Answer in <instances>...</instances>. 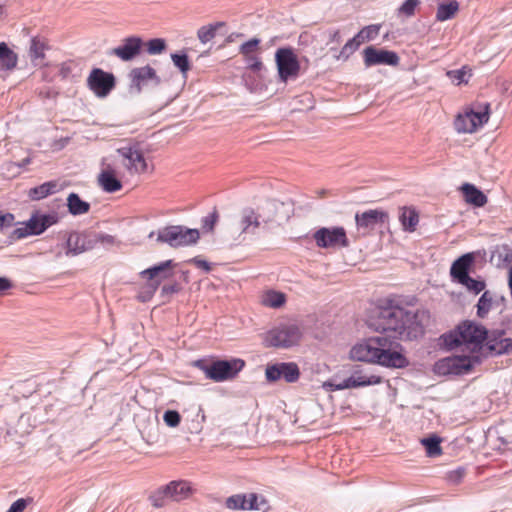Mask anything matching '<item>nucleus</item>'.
Listing matches in <instances>:
<instances>
[{
	"instance_id": "nucleus-8",
	"label": "nucleus",
	"mask_w": 512,
	"mask_h": 512,
	"mask_svg": "<svg viewBox=\"0 0 512 512\" xmlns=\"http://www.w3.org/2000/svg\"><path fill=\"white\" fill-rule=\"evenodd\" d=\"M479 362L476 355H455L438 360L434 370L439 375H464Z\"/></svg>"
},
{
	"instance_id": "nucleus-58",
	"label": "nucleus",
	"mask_w": 512,
	"mask_h": 512,
	"mask_svg": "<svg viewBox=\"0 0 512 512\" xmlns=\"http://www.w3.org/2000/svg\"><path fill=\"white\" fill-rule=\"evenodd\" d=\"M190 262L194 263L198 268H201L206 272H209L211 270V265L206 260L195 257L191 259Z\"/></svg>"
},
{
	"instance_id": "nucleus-53",
	"label": "nucleus",
	"mask_w": 512,
	"mask_h": 512,
	"mask_svg": "<svg viewBox=\"0 0 512 512\" xmlns=\"http://www.w3.org/2000/svg\"><path fill=\"white\" fill-rule=\"evenodd\" d=\"M30 498H20L11 504L9 509L6 512H23L27 507L28 503L31 502Z\"/></svg>"
},
{
	"instance_id": "nucleus-45",
	"label": "nucleus",
	"mask_w": 512,
	"mask_h": 512,
	"mask_svg": "<svg viewBox=\"0 0 512 512\" xmlns=\"http://www.w3.org/2000/svg\"><path fill=\"white\" fill-rule=\"evenodd\" d=\"M419 0H405L403 4L398 8V15L405 17H411L415 14L416 8L419 6Z\"/></svg>"
},
{
	"instance_id": "nucleus-48",
	"label": "nucleus",
	"mask_w": 512,
	"mask_h": 512,
	"mask_svg": "<svg viewBox=\"0 0 512 512\" xmlns=\"http://www.w3.org/2000/svg\"><path fill=\"white\" fill-rule=\"evenodd\" d=\"M165 424L169 427H177L180 424L181 416L176 410H167L163 415Z\"/></svg>"
},
{
	"instance_id": "nucleus-62",
	"label": "nucleus",
	"mask_w": 512,
	"mask_h": 512,
	"mask_svg": "<svg viewBox=\"0 0 512 512\" xmlns=\"http://www.w3.org/2000/svg\"><path fill=\"white\" fill-rule=\"evenodd\" d=\"M329 42H331V43L335 42L337 44H339L341 42V36H340L339 30H335V31L330 32Z\"/></svg>"
},
{
	"instance_id": "nucleus-15",
	"label": "nucleus",
	"mask_w": 512,
	"mask_h": 512,
	"mask_svg": "<svg viewBox=\"0 0 512 512\" xmlns=\"http://www.w3.org/2000/svg\"><path fill=\"white\" fill-rule=\"evenodd\" d=\"M388 220V213L380 209H370L355 215L357 229L364 235L374 230L378 224H384Z\"/></svg>"
},
{
	"instance_id": "nucleus-26",
	"label": "nucleus",
	"mask_w": 512,
	"mask_h": 512,
	"mask_svg": "<svg viewBox=\"0 0 512 512\" xmlns=\"http://www.w3.org/2000/svg\"><path fill=\"white\" fill-rule=\"evenodd\" d=\"M49 48L47 40L44 37L35 36L30 39L29 57L31 61L38 65L45 58V51Z\"/></svg>"
},
{
	"instance_id": "nucleus-13",
	"label": "nucleus",
	"mask_w": 512,
	"mask_h": 512,
	"mask_svg": "<svg viewBox=\"0 0 512 512\" xmlns=\"http://www.w3.org/2000/svg\"><path fill=\"white\" fill-rule=\"evenodd\" d=\"M176 266L173 260L169 259L140 272L143 279L148 280V286L154 293L160 284L173 276V268Z\"/></svg>"
},
{
	"instance_id": "nucleus-41",
	"label": "nucleus",
	"mask_w": 512,
	"mask_h": 512,
	"mask_svg": "<svg viewBox=\"0 0 512 512\" xmlns=\"http://www.w3.org/2000/svg\"><path fill=\"white\" fill-rule=\"evenodd\" d=\"M489 104H485V107L483 110L480 111H474L473 109H468V113L470 114L471 118L474 120L476 124V130L479 127H482L485 123L489 120Z\"/></svg>"
},
{
	"instance_id": "nucleus-33",
	"label": "nucleus",
	"mask_w": 512,
	"mask_h": 512,
	"mask_svg": "<svg viewBox=\"0 0 512 512\" xmlns=\"http://www.w3.org/2000/svg\"><path fill=\"white\" fill-rule=\"evenodd\" d=\"M224 26V22H216L213 24L202 26L197 31V37L201 43L206 44L216 36L217 30Z\"/></svg>"
},
{
	"instance_id": "nucleus-43",
	"label": "nucleus",
	"mask_w": 512,
	"mask_h": 512,
	"mask_svg": "<svg viewBox=\"0 0 512 512\" xmlns=\"http://www.w3.org/2000/svg\"><path fill=\"white\" fill-rule=\"evenodd\" d=\"M362 40L360 38H357V34L350 40L347 41V43L344 45L342 50L340 51V54L338 56V59L343 58L347 59L354 51L358 49V47L361 45Z\"/></svg>"
},
{
	"instance_id": "nucleus-36",
	"label": "nucleus",
	"mask_w": 512,
	"mask_h": 512,
	"mask_svg": "<svg viewBox=\"0 0 512 512\" xmlns=\"http://www.w3.org/2000/svg\"><path fill=\"white\" fill-rule=\"evenodd\" d=\"M471 75V70L467 69L466 66H463L462 68L457 70L447 71L448 78L456 85L467 83Z\"/></svg>"
},
{
	"instance_id": "nucleus-56",
	"label": "nucleus",
	"mask_w": 512,
	"mask_h": 512,
	"mask_svg": "<svg viewBox=\"0 0 512 512\" xmlns=\"http://www.w3.org/2000/svg\"><path fill=\"white\" fill-rule=\"evenodd\" d=\"M246 505L245 510H258L260 509V506L258 504V496L254 493L249 494L246 496Z\"/></svg>"
},
{
	"instance_id": "nucleus-47",
	"label": "nucleus",
	"mask_w": 512,
	"mask_h": 512,
	"mask_svg": "<svg viewBox=\"0 0 512 512\" xmlns=\"http://www.w3.org/2000/svg\"><path fill=\"white\" fill-rule=\"evenodd\" d=\"M379 30L380 27L378 25L366 26L357 33V38H360V40H362V43L365 40H372L378 35Z\"/></svg>"
},
{
	"instance_id": "nucleus-46",
	"label": "nucleus",
	"mask_w": 512,
	"mask_h": 512,
	"mask_svg": "<svg viewBox=\"0 0 512 512\" xmlns=\"http://www.w3.org/2000/svg\"><path fill=\"white\" fill-rule=\"evenodd\" d=\"M246 503H247L246 495H241V494L230 496L226 500L227 508L233 509V510H239V509L245 510Z\"/></svg>"
},
{
	"instance_id": "nucleus-54",
	"label": "nucleus",
	"mask_w": 512,
	"mask_h": 512,
	"mask_svg": "<svg viewBox=\"0 0 512 512\" xmlns=\"http://www.w3.org/2000/svg\"><path fill=\"white\" fill-rule=\"evenodd\" d=\"M15 224V216L12 213L0 211V229L12 227Z\"/></svg>"
},
{
	"instance_id": "nucleus-1",
	"label": "nucleus",
	"mask_w": 512,
	"mask_h": 512,
	"mask_svg": "<svg viewBox=\"0 0 512 512\" xmlns=\"http://www.w3.org/2000/svg\"><path fill=\"white\" fill-rule=\"evenodd\" d=\"M424 316V311L412 312L388 300L385 305L376 308L375 316L369 320V326L379 332L392 333L393 340H412L423 335Z\"/></svg>"
},
{
	"instance_id": "nucleus-14",
	"label": "nucleus",
	"mask_w": 512,
	"mask_h": 512,
	"mask_svg": "<svg viewBox=\"0 0 512 512\" xmlns=\"http://www.w3.org/2000/svg\"><path fill=\"white\" fill-rule=\"evenodd\" d=\"M94 231L71 232L66 240L65 254L74 257L95 247Z\"/></svg>"
},
{
	"instance_id": "nucleus-2",
	"label": "nucleus",
	"mask_w": 512,
	"mask_h": 512,
	"mask_svg": "<svg viewBox=\"0 0 512 512\" xmlns=\"http://www.w3.org/2000/svg\"><path fill=\"white\" fill-rule=\"evenodd\" d=\"M505 331L496 329L488 331L483 325L471 321H464L456 330L442 336L445 346L454 349L460 345H473L480 349L483 342L489 353L493 356L512 354V338L504 337Z\"/></svg>"
},
{
	"instance_id": "nucleus-59",
	"label": "nucleus",
	"mask_w": 512,
	"mask_h": 512,
	"mask_svg": "<svg viewBox=\"0 0 512 512\" xmlns=\"http://www.w3.org/2000/svg\"><path fill=\"white\" fill-rule=\"evenodd\" d=\"M464 474L465 470L463 468H459L449 473V479L450 481L458 482L463 478Z\"/></svg>"
},
{
	"instance_id": "nucleus-9",
	"label": "nucleus",
	"mask_w": 512,
	"mask_h": 512,
	"mask_svg": "<svg viewBox=\"0 0 512 512\" xmlns=\"http://www.w3.org/2000/svg\"><path fill=\"white\" fill-rule=\"evenodd\" d=\"M275 61L278 75L282 82H287L289 79L297 77L300 64L291 48H279L275 53Z\"/></svg>"
},
{
	"instance_id": "nucleus-44",
	"label": "nucleus",
	"mask_w": 512,
	"mask_h": 512,
	"mask_svg": "<svg viewBox=\"0 0 512 512\" xmlns=\"http://www.w3.org/2000/svg\"><path fill=\"white\" fill-rule=\"evenodd\" d=\"M259 38H251L250 40L242 43L239 47V53L244 56H249L255 54V51L257 50L259 44H260Z\"/></svg>"
},
{
	"instance_id": "nucleus-40",
	"label": "nucleus",
	"mask_w": 512,
	"mask_h": 512,
	"mask_svg": "<svg viewBox=\"0 0 512 512\" xmlns=\"http://www.w3.org/2000/svg\"><path fill=\"white\" fill-rule=\"evenodd\" d=\"M353 378L355 379V382H360V387L364 386H370V385H377L382 383L383 379L382 377L378 375H367L363 374L361 371H355L353 374Z\"/></svg>"
},
{
	"instance_id": "nucleus-24",
	"label": "nucleus",
	"mask_w": 512,
	"mask_h": 512,
	"mask_svg": "<svg viewBox=\"0 0 512 512\" xmlns=\"http://www.w3.org/2000/svg\"><path fill=\"white\" fill-rule=\"evenodd\" d=\"M461 190L465 201L475 207H483L488 201L487 196L473 184L465 183Z\"/></svg>"
},
{
	"instance_id": "nucleus-60",
	"label": "nucleus",
	"mask_w": 512,
	"mask_h": 512,
	"mask_svg": "<svg viewBox=\"0 0 512 512\" xmlns=\"http://www.w3.org/2000/svg\"><path fill=\"white\" fill-rule=\"evenodd\" d=\"M12 282L6 277H0V295L12 288Z\"/></svg>"
},
{
	"instance_id": "nucleus-16",
	"label": "nucleus",
	"mask_w": 512,
	"mask_h": 512,
	"mask_svg": "<svg viewBox=\"0 0 512 512\" xmlns=\"http://www.w3.org/2000/svg\"><path fill=\"white\" fill-rule=\"evenodd\" d=\"M364 64L366 67L375 65L396 66L399 64V56L394 51L377 49L374 46H368L363 51Z\"/></svg>"
},
{
	"instance_id": "nucleus-37",
	"label": "nucleus",
	"mask_w": 512,
	"mask_h": 512,
	"mask_svg": "<svg viewBox=\"0 0 512 512\" xmlns=\"http://www.w3.org/2000/svg\"><path fill=\"white\" fill-rule=\"evenodd\" d=\"M171 59L173 64L180 70V72L186 77L187 72L190 70V61L186 52L172 53Z\"/></svg>"
},
{
	"instance_id": "nucleus-12",
	"label": "nucleus",
	"mask_w": 512,
	"mask_h": 512,
	"mask_svg": "<svg viewBox=\"0 0 512 512\" xmlns=\"http://www.w3.org/2000/svg\"><path fill=\"white\" fill-rule=\"evenodd\" d=\"M265 377L270 383L280 379H284L287 383H295L300 377V370L295 362H278L266 366Z\"/></svg>"
},
{
	"instance_id": "nucleus-7",
	"label": "nucleus",
	"mask_w": 512,
	"mask_h": 512,
	"mask_svg": "<svg viewBox=\"0 0 512 512\" xmlns=\"http://www.w3.org/2000/svg\"><path fill=\"white\" fill-rule=\"evenodd\" d=\"M301 337L302 332L297 325H280L266 333L264 343L266 347L290 348L297 345Z\"/></svg>"
},
{
	"instance_id": "nucleus-39",
	"label": "nucleus",
	"mask_w": 512,
	"mask_h": 512,
	"mask_svg": "<svg viewBox=\"0 0 512 512\" xmlns=\"http://www.w3.org/2000/svg\"><path fill=\"white\" fill-rule=\"evenodd\" d=\"M144 44L146 46V52L149 55H159L167 48L166 41L163 38H153Z\"/></svg>"
},
{
	"instance_id": "nucleus-21",
	"label": "nucleus",
	"mask_w": 512,
	"mask_h": 512,
	"mask_svg": "<svg viewBox=\"0 0 512 512\" xmlns=\"http://www.w3.org/2000/svg\"><path fill=\"white\" fill-rule=\"evenodd\" d=\"M163 487L167 498L172 501H181L191 494V486L187 481H172Z\"/></svg>"
},
{
	"instance_id": "nucleus-27",
	"label": "nucleus",
	"mask_w": 512,
	"mask_h": 512,
	"mask_svg": "<svg viewBox=\"0 0 512 512\" xmlns=\"http://www.w3.org/2000/svg\"><path fill=\"white\" fill-rule=\"evenodd\" d=\"M58 191V183L56 181H48L39 186L29 189L28 196L33 201H39L52 195Z\"/></svg>"
},
{
	"instance_id": "nucleus-18",
	"label": "nucleus",
	"mask_w": 512,
	"mask_h": 512,
	"mask_svg": "<svg viewBox=\"0 0 512 512\" xmlns=\"http://www.w3.org/2000/svg\"><path fill=\"white\" fill-rule=\"evenodd\" d=\"M118 153L129 161L126 165L130 172L143 173L147 170V163L143 153L135 147L119 148Z\"/></svg>"
},
{
	"instance_id": "nucleus-52",
	"label": "nucleus",
	"mask_w": 512,
	"mask_h": 512,
	"mask_svg": "<svg viewBox=\"0 0 512 512\" xmlns=\"http://www.w3.org/2000/svg\"><path fill=\"white\" fill-rule=\"evenodd\" d=\"M244 59L247 67L253 72H259L263 68L261 59L255 54L244 56Z\"/></svg>"
},
{
	"instance_id": "nucleus-11",
	"label": "nucleus",
	"mask_w": 512,
	"mask_h": 512,
	"mask_svg": "<svg viewBox=\"0 0 512 512\" xmlns=\"http://www.w3.org/2000/svg\"><path fill=\"white\" fill-rule=\"evenodd\" d=\"M115 76L100 68H93L87 78L89 89L100 98L106 97L115 87Z\"/></svg>"
},
{
	"instance_id": "nucleus-49",
	"label": "nucleus",
	"mask_w": 512,
	"mask_h": 512,
	"mask_svg": "<svg viewBox=\"0 0 512 512\" xmlns=\"http://www.w3.org/2000/svg\"><path fill=\"white\" fill-rule=\"evenodd\" d=\"M218 212L216 209L213 210L209 215L202 218V229L206 232L212 231L214 229V226L218 220Z\"/></svg>"
},
{
	"instance_id": "nucleus-32",
	"label": "nucleus",
	"mask_w": 512,
	"mask_h": 512,
	"mask_svg": "<svg viewBox=\"0 0 512 512\" xmlns=\"http://www.w3.org/2000/svg\"><path fill=\"white\" fill-rule=\"evenodd\" d=\"M458 10L459 4L456 0H451L449 3H439L436 12V19L438 21L449 20L454 17Z\"/></svg>"
},
{
	"instance_id": "nucleus-34",
	"label": "nucleus",
	"mask_w": 512,
	"mask_h": 512,
	"mask_svg": "<svg viewBox=\"0 0 512 512\" xmlns=\"http://www.w3.org/2000/svg\"><path fill=\"white\" fill-rule=\"evenodd\" d=\"M422 445L425 447L426 453L429 457H435L441 454V438L437 435H432L421 440Z\"/></svg>"
},
{
	"instance_id": "nucleus-28",
	"label": "nucleus",
	"mask_w": 512,
	"mask_h": 512,
	"mask_svg": "<svg viewBox=\"0 0 512 512\" xmlns=\"http://www.w3.org/2000/svg\"><path fill=\"white\" fill-rule=\"evenodd\" d=\"M67 208L73 216L83 215L89 212L90 203L82 200L77 193L72 192L67 197Z\"/></svg>"
},
{
	"instance_id": "nucleus-38",
	"label": "nucleus",
	"mask_w": 512,
	"mask_h": 512,
	"mask_svg": "<svg viewBox=\"0 0 512 512\" xmlns=\"http://www.w3.org/2000/svg\"><path fill=\"white\" fill-rule=\"evenodd\" d=\"M286 301L285 294L277 291H269L263 298V304L271 308H279Z\"/></svg>"
},
{
	"instance_id": "nucleus-63",
	"label": "nucleus",
	"mask_w": 512,
	"mask_h": 512,
	"mask_svg": "<svg viewBox=\"0 0 512 512\" xmlns=\"http://www.w3.org/2000/svg\"><path fill=\"white\" fill-rule=\"evenodd\" d=\"M153 235H154V232H151V233L149 234V238L153 237Z\"/></svg>"
},
{
	"instance_id": "nucleus-25",
	"label": "nucleus",
	"mask_w": 512,
	"mask_h": 512,
	"mask_svg": "<svg viewBox=\"0 0 512 512\" xmlns=\"http://www.w3.org/2000/svg\"><path fill=\"white\" fill-rule=\"evenodd\" d=\"M260 226V216L251 208L242 211L240 228L241 233L255 234Z\"/></svg>"
},
{
	"instance_id": "nucleus-35",
	"label": "nucleus",
	"mask_w": 512,
	"mask_h": 512,
	"mask_svg": "<svg viewBox=\"0 0 512 512\" xmlns=\"http://www.w3.org/2000/svg\"><path fill=\"white\" fill-rule=\"evenodd\" d=\"M493 298L489 291H485L478 300L477 316L485 318L492 308Z\"/></svg>"
},
{
	"instance_id": "nucleus-57",
	"label": "nucleus",
	"mask_w": 512,
	"mask_h": 512,
	"mask_svg": "<svg viewBox=\"0 0 512 512\" xmlns=\"http://www.w3.org/2000/svg\"><path fill=\"white\" fill-rule=\"evenodd\" d=\"M179 290H180V286L177 283L163 285L161 288V295L169 296V295L179 292Z\"/></svg>"
},
{
	"instance_id": "nucleus-19",
	"label": "nucleus",
	"mask_w": 512,
	"mask_h": 512,
	"mask_svg": "<svg viewBox=\"0 0 512 512\" xmlns=\"http://www.w3.org/2000/svg\"><path fill=\"white\" fill-rule=\"evenodd\" d=\"M474 262L472 253H466L457 258L451 265L450 275L459 284L469 277V271Z\"/></svg>"
},
{
	"instance_id": "nucleus-55",
	"label": "nucleus",
	"mask_w": 512,
	"mask_h": 512,
	"mask_svg": "<svg viewBox=\"0 0 512 512\" xmlns=\"http://www.w3.org/2000/svg\"><path fill=\"white\" fill-rule=\"evenodd\" d=\"M94 235L96 236V237H95V238H96V240H95V246H96L98 243L112 245V244H114V242H115V238H114V236H112V235L105 234V233H97V232H94Z\"/></svg>"
},
{
	"instance_id": "nucleus-29",
	"label": "nucleus",
	"mask_w": 512,
	"mask_h": 512,
	"mask_svg": "<svg viewBox=\"0 0 512 512\" xmlns=\"http://www.w3.org/2000/svg\"><path fill=\"white\" fill-rule=\"evenodd\" d=\"M17 54L4 42L0 43V68L12 70L17 65Z\"/></svg>"
},
{
	"instance_id": "nucleus-30",
	"label": "nucleus",
	"mask_w": 512,
	"mask_h": 512,
	"mask_svg": "<svg viewBox=\"0 0 512 512\" xmlns=\"http://www.w3.org/2000/svg\"><path fill=\"white\" fill-rule=\"evenodd\" d=\"M399 220L405 231L413 232L419 222V215L415 209L403 207L399 215Z\"/></svg>"
},
{
	"instance_id": "nucleus-51",
	"label": "nucleus",
	"mask_w": 512,
	"mask_h": 512,
	"mask_svg": "<svg viewBox=\"0 0 512 512\" xmlns=\"http://www.w3.org/2000/svg\"><path fill=\"white\" fill-rule=\"evenodd\" d=\"M360 382H355V379L353 378V375L350 377L344 379L338 384H331L328 385L332 387V390H344V389H351V388H358L360 387Z\"/></svg>"
},
{
	"instance_id": "nucleus-17",
	"label": "nucleus",
	"mask_w": 512,
	"mask_h": 512,
	"mask_svg": "<svg viewBox=\"0 0 512 512\" xmlns=\"http://www.w3.org/2000/svg\"><path fill=\"white\" fill-rule=\"evenodd\" d=\"M144 42L139 36H129L121 41V44L113 48L109 54L122 61L128 62L140 55Z\"/></svg>"
},
{
	"instance_id": "nucleus-4",
	"label": "nucleus",
	"mask_w": 512,
	"mask_h": 512,
	"mask_svg": "<svg viewBox=\"0 0 512 512\" xmlns=\"http://www.w3.org/2000/svg\"><path fill=\"white\" fill-rule=\"evenodd\" d=\"M194 366L200 369L207 379L214 382H224L234 379L245 367V361L241 358L197 360Z\"/></svg>"
},
{
	"instance_id": "nucleus-3",
	"label": "nucleus",
	"mask_w": 512,
	"mask_h": 512,
	"mask_svg": "<svg viewBox=\"0 0 512 512\" xmlns=\"http://www.w3.org/2000/svg\"><path fill=\"white\" fill-rule=\"evenodd\" d=\"M353 360L376 363L388 368H405L409 361L402 353V346L388 336L370 337L356 344L350 351Z\"/></svg>"
},
{
	"instance_id": "nucleus-20",
	"label": "nucleus",
	"mask_w": 512,
	"mask_h": 512,
	"mask_svg": "<svg viewBox=\"0 0 512 512\" xmlns=\"http://www.w3.org/2000/svg\"><path fill=\"white\" fill-rule=\"evenodd\" d=\"M132 86H135L137 92H141L142 85H144L148 80L154 81L155 85L160 84V78L157 76L156 71L149 65L134 68L130 72Z\"/></svg>"
},
{
	"instance_id": "nucleus-10",
	"label": "nucleus",
	"mask_w": 512,
	"mask_h": 512,
	"mask_svg": "<svg viewBox=\"0 0 512 512\" xmlns=\"http://www.w3.org/2000/svg\"><path fill=\"white\" fill-rule=\"evenodd\" d=\"M313 238L319 248L348 247L349 240L343 227H322L318 229Z\"/></svg>"
},
{
	"instance_id": "nucleus-61",
	"label": "nucleus",
	"mask_w": 512,
	"mask_h": 512,
	"mask_svg": "<svg viewBox=\"0 0 512 512\" xmlns=\"http://www.w3.org/2000/svg\"><path fill=\"white\" fill-rule=\"evenodd\" d=\"M72 72V69L70 67L69 64L67 63H62L60 68H59V75L62 77V78H67L69 77V75L71 74Z\"/></svg>"
},
{
	"instance_id": "nucleus-23",
	"label": "nucleus",
	"mask_w": 512,
	"mask_h": 512,
	"mask_svg": "<svg viewBox=\"0 0 512 512\" xmlns=\"http://www.w3.org/2000/svg\"><path fill=\"white\" fill-rule=\"evenodd\" d=\"M490 262L497 268H505L512 263V246L500 244L491 251Z\"/></svg>"
},
{
	"instance_id": "nucleus-6",
	"label": "nucleus",
	"mask_w": 512,
	"mask_h": 512,
	"mask_svg": "<svg viewBox=\"0 0 512 512\" xmlns=\"http://www.w3.org/2000/svg\"><path fill=\"white\" fill-rule=\"evenodd\" d=\"M57 222L56 214H43L36 211L27 221L21 223L22 227L15 228L9 237L11 240H20L27 236L40 235Z\"/></svg>"
},
{
	"instance_id": "nucleus-5",
	"label": "nucleus",
	"mask_w": 512,
	"mask_h": 512,
	"mask_svg": "<svg viewBox=\"0 0 512 512\" xmlns=\"http://www.w3.org/2000/svg\"><path fill=\"white\" fill-rule=\"evenodd\" d=\"M200 238L198 229H191L182 225H169L157 232V241L177 248L196 244Z\"/></svg>"
},
{
	"instance_id": "nucleus-50",
	"label": "nucleus",
	"mask_w": 512,
	"mask_h": 512,
	"mask_svg": "<svg viewBox=\"0 0 512 512\" xmlns=\"http://www.w3.org/2000/svg\"><path fill=\"white\" fill-rule=\"evenodd\" d=\"M166 500H169L166 496L164 487H161L150 496V501L154 507L160 508L166 504Z\"/></svg>"
},
{
	"instance_id": "nucleus-31",
	"label": "nucleus",
	"mask_w": 512,
	"mask_h": 512,
	"mask_svg": "<svg viewBox=\"0 0 512 512\" xmlns=\"http://www.w3.org/2000/svg\"><path fill=\"white\" fill-rule=\"evenodd\" d=\"M454 128L458 133H473L476 131V124L466 110L459 113L454 120Z\"/></svg>"
},
{
	"instance_id": "nucleus-22",
	"label": "nucleus",
	"mask_w": 512,
	"mask_h": 512,
	"mask_svg": "<svg viewBox=\"0 0 512 512\" xmlns=\"http://www.w3.org/2000/svg\"><path fill=\"white\" fill-rule=\"evenodd\" d=\"M98 183L103 191L114 193L122 188L121 181L117 178L115 171L108 166L98 175Z\"/></svg>"
},
{
	"instance_id": "nucleus-42",
	"label": "nucleus",
	"mask_w": 512,
	"mask_h": 512,
	"mask_svg": "<svg viewBox=\"0 0 512 512\" xmlns=\"http://www.w3.org/2000/svg\"><path fill=\"white\" fill-rule=\"evenodd\" d=\"M469 292H472L473 294L477 295L481 291H483L486 287V283L483 280L474 279L472 277H467L465 280H463L461 283Z\"/></svg>"
}]
</instances>
